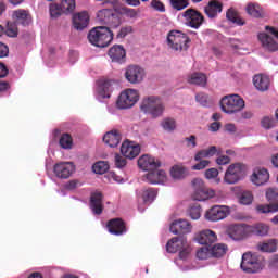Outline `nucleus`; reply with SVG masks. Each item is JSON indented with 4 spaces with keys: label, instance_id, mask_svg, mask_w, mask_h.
<instances>
[{
    "label": "nucleus",
    "instance_id": "38",
    "mask_svg": "<svg viewBox=\"0 0 278 278\" xmlns=\"http://www.w3.org/2000/svg\"><path fill=\"white\" fill-rule=\"evenodd\" d=\"M247 14L253 18H262L264 11L257 3H249L245 8Z\"/></svg>",
    "mask_w": 278,
    "mask_h": 278
},
{
    "label": "nucleus",
    "instance_id": "45",
    "mask_svg": "<svg viewBox=\"0 0 278 278\" xmlns=\"http://www.w3.org/2000/svg\"><path fill=\"white\" fill-rule=\"evenodd\" d=\"M169 3L173 10H177V12H181V10H186L190 5L188 0H169Z\"/></svg>",
    "mask_w": 278,
    "mask_h": 278
},
{
    "label": "nucleus",
    "instance_id": "61",
    "mask_svg": "<svg viewBox=\"0 0 278 278\" xmlns=\"http://www.w3.org/2000/svg\"><path fill=\"white\" fill-rule=\"evenodd\" d=\"M205 157H210L207 154V149L205 150H200L199 152H197V154L194 155V160L195 162H201V160L205 159Z\"/></svg>",
    "mask_w": 278,
    "mask_h": 278
},
{
    "label": "nucleus",
    "instance_id": "60",
    "mask_svg": "<svg viewBox=\"0 0 278 278\" xmlns=\"http://www.w3.org/2000/svg\"><path fill=\"white\" fill-rule=\"evenodd\" d=\"M204 176L206 177V179H216V177H218V169L208 168L205 170Z\"/></svg>",
    "mask_w": 278,
    "mask_h": 278
},
{
    "label": "nucleus",
    "instance_id": "47",
    "mask_svg": "<svg viewBox=\"0 0 278 278\" xmlns=\"http://www.w3.org/2000/svg\"><path fill=\"white\" fill-rule=\"evenodd\" d=\"M188 216L190 217L191 220H199V218H201V206H190V208L188 210Z\"/></svg>",
    "mask_w": 278,
    "mask_h": 278
},
{
    "label": "nucleus",
    "instance_id": "53",
    "mask_svg": "<svg viewBox=\"0 0 278 278\" xmlns=\"http://www.w3.org/2000/svg\"><path fill=\"white\" fill-rule=\"evenodd\" d=\"M5 34L9 38H16V36H18V28L16 27V24H8Z\"/></svg>",
    "mask_w": 278,
    "mask_h": 278
},
{
    "label": "nucleus",
    "instance_id": "21",
    "mask_svg": "<svg viewBox=\"0 0 278 278\" xmlns=\"http://www.w3.org/2000/svg\"><path fill=\"white\" fill-rule=\"evenodd\" d=\"M106 228L112 236H123V233H127L125 223L121 218L111 219L108 223Z\"/></svg>",
    "mask_w": 278,
    "mask_h": 278
},
{
    "label": "nucleus",
    "instance_id": "62",
    "mask_svg": "<svg viewBox=\"0 0 278 278\" xmlns=\"http://www.w3.org/2000/svg\"><path fill=\"white\" fill-rule=\"evenodd\" d=\"M230 162L231 159H229V156L227 155H222L216 159V164H218L219 166H225V164H229Z\"/></svg>",
    "mask_w": 278,
    "mask_h": 278
},
{
    "label": "nucleus",
    "instance_id": "20",
    "mask_svg": "<svg viewBox=\"0 0 278 278\" xmlns=\"http://www.w3.org/2000/svg\"><path fill=\"white\" fill-rule=\"evenodd\" d=\"M257 38L265 51H269V53H275V51H278L277 41H275V39L268 34L258 33Z\"/></svg>",
    "mask_w": 278,
    "mask_h": 278
},
{
    "label": "nucleus",
    "instance_id": "9",
    "mask_svg": "<svg viewBox=\"0 0 278 278\" xmlns=\"http://www.w3.org/2000/svg\"><path fill=\"white\" fill-rule=\"evenodd\" d=\"M266 199L269 201V204H261L256 206L258 214H275L278 212V189L268 188L266 190Z\"/></svg>",
    "mask_w": 278,
    "mask_h": 278
},
{
    "label": "nucleus",
    "instance_id": "63",
    "mask_svg": "<svg viewBox=\"0 0 278 278\" xmlns=\"http://www.w3.org/2000/svg\"><path fill=\"white\" fill-rule=\"evenodd\" d=\"M10 53V49L5 46V43L0 42V58H8Z\"/></svg>",
    "mask_w": 278,
    "mask_h": 278
},
{
    "label": "nucleus",
    "instance_id": "23",
    "mask_svg": "<svg viewBox=\"0 0 278 278\" xmlns=\"http://www.w3.org/2000/svg\"><path fill=\"white\" fill-rule=\"evenodd\" d=\"M269 179L270 174H268V169L266 168H256L251 176V181L254 186H264Z\"/></svg>",
    "mask_w": 278,
    "mask_h": 278
},
{
    "label": "nucleus",
    "instance_id": "35",
    "mask_svg": "<svg viewBox=\"0 0 278 278\" xmlns=\"http://www.w3.org/2000/svg\"><path fill=\"white\" fill-rule=\"evenodd\" d=\"M190 175L188 168L179 165H175L170 169V176L173 179H186Z\"/></svg>",
    "mask_w": 278,
    "mask_h": 278
},
{
    "label": "nucleus",
    "instance_id": "46",
    "mask_svg": "<svg viewBox=\"0 0 278 278\" xmlns=\"http://www.w3.org/2000/svg\"><path fill=\"white\" fill-rule=\"evenodd\" d=\"M197 257H198V260H210V257H212V252H211L210 245H204V247L200 248L197 251Z\"/></svg>",
    "mask_w": 278,
    "mask_h": 278
},
{
    "label": "nucleus",
    "instance_id": "57",
    "mask_svg": "<svg viewBox=\"0 0 278 278\" xmlns=\"http://www.w3.org/2000/svg\"><path fill=\"white\" fill-rule=\"evenodd\" d=\"M134 31V28L131 26H125L119 29V31L116 35V38H126Z\"/></svg>",
    "mask_w": 278,
    "mask_h": 278
},
{
    "label": "nucleus",
    "instance_id": "34",
    "mask_svg": "<svg viewBox=\"0 0 278 278\" xmlns=\"http://www.w3.org/2000/svg\"><path fill=\"white\" fill-rule=\"evenodd\" d=\"M248 231H250L251 233H253L254 236H268V231H270V227H268V225L266 224H255L253 226H248Z\"/></svg>",
    "mask_w": 278,
    "mask_h": 278
},
{
    "label": "nucleus",
    "instance_id": "55",
    "mask_svg": "<svg viewBox=\"0 0 278 278\" xmlns=\"http://www.w3.org/2000/svg\"><path fill=\"white\" fill-rule=\"evenodd\" d=\"M184 142L186 143L187 149H197V136L191 135L186 137Z\"/></svg>",
    "mask_w": 278,
    "mask_h": 278
},
{
    "label": "nucleus",
    "instance_id": "50",
    "mask_svg": "<svg viewBox=\"0 0 278 278\" xmlns=\"http://www.w3.org/2000/svg\"><path fill=\"white\" fill-rule=\"evenodd\" d=\"M163 129L165 131H175L177 124L175 123V119L173 118H165L161 123Z\"/></svg>",
    "mask_w": 278,
    "mask_h": 278
},
{
    "label": "nucleus",
    "instance_id": "13",
    "mask_svg": "<svg viewBox=\"0 0 278 278\" xmlns=\"http://www.w3.org/2000/svg\"><path fill=\"white\" fill-rule=\"evenodd\" d=\"M53 173L59 179H68L75 173V164L73 162H60L53 167Z\"/></svg>",
    "mask_w": 278,
    "mask_h": 278
},
{
    "label": "nucleus",
    "instance_id": "1",
    "mask_svg": "<svg viewBox=\"0 0 278 278\" xmlns=\"http://www.w3.org/2000/svg\"><path fill=\"white\" fill-rule=\"evenodd\" d=\"M140 110L143 114L151 116V118H160V116L164 115L166 105H164L162 98L157 96H147L140 103Z\"/></svg>",
    "mask_w": 278,
    "mask_h": 278
},
{
    "label": "nucleus",
    "instance_id": "31",
    "mask_svg": "<svg viewBox=\"0 0 278 278\" xmlns=\"http://www.w3.org/2000/svg\"><path fill=\"white\" fill-rule=\"evenodd\" d=\"M103 142L108 144V147L115 148L121 144V132L117 130H112L106 132L103 137Z\"/></svg>",
    "mask_w": 278,
    "mask_h": 278
},
{
    "label": "nucleus",
    "instance_id": "58",
    "mask_svg": "<svg viewBox=\"0 0 278 278\" xmlns=\"http://www.w3.org/2000/svg\"><path fill=\"white\" fill-rule=\"evenodd\" d=\"M198 162L199 163L191 167L192 170H204V168H207L210 166V161L207 160H201Z\"/></svg>",
    "mask_w": 278,
    "mask_h": 278
},
{
    "label": "nucleus",
    "instance_id": "22",
    "mask_svg": "<svg viewBox=\"0 0 278 278\" xmlns=\"http://www.w3.org/2000/svg\"><path fill=\"white\" fill-rule=\"evenodd\" d=\"M253 84L258 92H267L270 89V76L266 74H256L253 77Z\"/></svg>",
    "mask_w": 278,
    "mask_h": 278
},
{
    "label": "nucleus",
    "instance_id": "30",
    "mask_svg": "<svg viewBox=\"0 0 278 278\" xmlns=\"http://www.w3.org/2000/svg\"><path fill=\"white\" fill-rule=\"evenodd\" d=\"M188 239L186 237H174L166 244L167 253H177V251H181L182 247H186Z\"/></svg>",
    "mask_w": 278,
    "mask_h": 278
},
{
    "label": "nucleus",
    "instance_id": "19",
    "mask_svg": "<svg viewBox=\"0 0 278 278\" xmlns=\"http://www.w3.org/2000/svg\"><path fill=\"white\" fill-rule=\"evenodd\" d=\"M121 153L128 160H134L140 155V147L134 142L125 141L122 143Z\"/></svg>",
    "mask_w": 278,
    "mask_h": 278
},
{
    "label": "nucleus",
    "instance_id": "18",
    "mask_svg": "<svg viewBox=\"0 0 278 278\" xmlns=\"http://www.w3.org/2000/svg\"><path fill=\"white\" fill-rule=\"evenodd\" d=\"M195 240L199 244H202L204 247H211V244H214L216 240H218V237L216 236V232L211 229L202 230L195 236Z\"/></svg>",
    "mask_w": 278,
    "mask_h": 278
},
{
    "label": "nucleus",
    "instance_id": "2",
    "mask_svg": "<svg viewBox=\"0 0 278 278\" xmlns=\"http://www.w3.org/2000/svg\"><path fill=\"white\" fill-rule=\"evenodd\" d=\"M88 40L93 47L103 49L114 40V34L108 26H97L89 31Z\"/></svg>",
    "mask_w": 278,
    "mask_h": 278
},
{
    "label": "nucleus",
    "instance_id": "28",
    "mask_svg": "<svg viewBox=\"0 0 278 278\" xmlns=\"http://www.w3.org/2000/svg\"><path fill=\"white\" fill-rule=\"evenodd\" d=\"M88 23H90V15H88V12H86V11L76 13L73 16L74 27L78 31H81L83 29H86V27H88Z\"/></svg>",
    "mask_w": 278,
    "mask_h": 278
},
{
    "label": "nucleus",
    "instance_id": "11",
    "mask_svg": "<svg viewBox=\"0 0 278 278\" xmlns=\"http://www.w3.org/2000/svg\"><path fill=\"white\" fill-rule=\"evenodd\" d=\"M97 18L101 25H108L113 29L121 27V16L110 9H102L98 11Z\"/></svg>",
    "mask_w": 278,
    "mask_h": 278
},
{
    "label": "nucleus",
    "instance_id": "27",
    "mask_svg": "<svg viewBox=\"0 0 278 278\" xmlns=\"http://www.w3.org/2000/svg\"><path fill=\"white\" fill-rule=\"evenodd\" d=\"M90 207H91V212L97 216H100V214H103V193L102 192H94L91 194Z\"/></svg>",
    "mask_w": 278,
    "mask_h": 278
},
{
    "label": "nucleus",
    "instance_id": "7",
    "mask_svg": "<svg viewBox=\"0 0 278 278\" xmlns=\"http://www.w3.org/2000/svg\"><path fill=\"white\" fill-rule=\"evenodd\" d=\"M240 266L243 273H260V270H262V260L260 258V256H257V254L247 252L242 255Z\"/></svg>",
    "mask_w": 278,
    "mask_h": 278
},
{
    "label": "nucleus",
    "instance_id": "26",
    "mask_svg": "<svg viewBox=\"0 0 278 278\" xmlns=\"http://www.w3.org/2000/svg\"><path fill=\"white\" fill-rule=\"evenodd\" d=\"M146 181L152 185L164 184L166 181V172L159 168L149 170L146 174Z\"/></svg>",
    "mask_w": 278,
    "mask_h": 278
},
{
    "label": "nucleus",
    "instance_id": "37",
    "mask_svg": "<svg viewBox=\"0 0 278 278\" xmlns=\"http://www.w3.org/2000/svg\"><path fill=\"white\" fill-rule=\"evenodd\" d=\"M138 195L141 197L143 203L151 204L155 201L157 191L155 189H143L138 193Z\"/></svg>",
    "mask_w": 278,
    "mask_h": 278
},
{
    "label": "nucleus",
    "instance_id": "32",
    "mask_svg": "<svg viewBox=\"0 0 278 278\" xmlns=\"http://www.w3.org/2000/svg\"><path fill=\"white\" fill-rule=\"evenodd\" d=\"M188 84H192L193 86H200L201 88H205V86H207V76L203 73H193L189 75Z\"/></svg>",
    "mask_w": 278,
    "mask_h": 278
},
{
    "label": "nucleus",
    "instance_id": "40",
    "mask_svg": "<svg viewBox=\"0 0 278 278\" xmlns=\"http://www.w3.org/2000/svg\"><path fill=\"white\" fill-rule=\"evenodd\" d=\"M211 257H223L225 253H227V244L224 243H216L215 245L211 247Z\"/></svg>",
    "mask_w": 278,
    "mask_h": 278
},
{
    "label": "nucleus",
    "instance_id": "33",
    "mask_svg": "<svg viewBox=\"0 0 278 278\" xmlns=\"http://www.w3.org/2000/svg\"><path fill=\"white\" fill-rule=\"evenodd\" d=\"M13 16L17 25H23L24 27H26V25H29V23H31V16L25 10L14 11Z\"/></svg>",
    "mask_w": 278,
    "mask_h": 278
},
{
    "label": "nucleus",
    "instance_id": "51",
    "mask_svg": "<svg viewBox=\"0 0 278 278\" xmlns=\"http://www.w3.org/2000/svg\"><path fill=\"white\" fill-rule=\"evenodd\" d=\"M241 205H251L253 203V193L251 191H244L239 198Z\"/></svg>",
    "mask_w": 278,
    "mask_h": 278
},
{
    "label": "nucleus",
    "instance_id": "52",
    "mask_svg": "<svg viewBox=\"0 0 278 278\" xmlns=\"http://www.w3.org/2000/svg\"><path fill=\"white\" fill-rule=\"evenodd\" d=\"M150 8H152V10H154L155 12H166V5H164V2H162V0H152L150 2Z\"/></svg>",
    "mask_w": 278,
    "mask_h": 278
},
{
    "label": "nucleus",
    "instance_id": "42",
    "mask_svg": "<svg viewBox=\"0 0 278 278\" xmlns=\"http://www.w3.org/2000/svg\"><path fill=\"white\" fill-rule=\"evenodd\" d=\"M92 170L96 175H105V172L110 170V164L105 161H99L93 164Z\"/></svg>",
    "mask_w": 278,
    "mask_h": 278
},
{
    "label": "nucleus",
    "instance_id": "16",
    "mask_svg": "<svg viewBox=\"0 0 278 278\" xmlns=\"http://www.w3.org/2000/svg\"><path fill=\"white\" fill-rule=\"evenodd\" d=\"M169 231L177 236L178 233H191L192 224L187 219H177L174 220L169 226Z\"/></svg>",
    "mask_w": 278,
    "mask_h": 278
},
{
    "label": "nucleus",
    "instance_id": "54",
    "mask_svg": "<svg viewBox=\"0 0 278 278\" xmlns=\"http://www.w3.org/2000/svg\"><path fill=\"white\" fill-rule=\"evenodd\" d=\"M261 125L264 129H273V127H275V119H273V117L265 116L261 121Z\"/></svg>",
    "mask_w": 278,
    "mask_h": 278
},
{
    "label": "nucleus",
    "instance_id": "44",
    "mask_svg": "<svg viewBox=\"0 0 278 278\" xmlns=\"http://www.w3.org/2000/svg\"><path fill=\"white\" fill-rule=\"evenodd\" d=\"M195 101L197 103H200L202 108H210V105H212V100H210V96L204 92L197 93Z\"/></svg>",
    "mask_w": 278,
    "mask_h": 278
},
{
    "label": "nucleus",
    "instance_id": "48",
    "mask_svg": "<svg viewBox=\"0 0 278 278\" xmlns=\"http://www.w3.org/2000/svg\"><path fill=\"white\" fill-rule=\"evenodd\" d=\"M119 14L127 16V18H138V11L136 9H129L127 7H122L118 9Z\"/></svg>",
    "mask_w": 278,
    "mask_h": 278
},
{
    "label": "nucleus",
    "instance_id": "8",
    "mask_svg": "<svg viewBox=\"0 0 278 278\" xmlns=\"http://www.w3.org/2000/svg\"><path fill=\"white\" fill-rule=\"evenodd\" d=\"M139 100L140 94L138 93V90L126 89L121 92L116 105L118 110H129V108H134Z\"/></svg>",
    "mask_w": 278,
    "mask_h": 278
},
{
    "label": "nucleus",
    "instance_id": "24",
    "mask_svg": "<svg viewBox=\"0 0 278 278\" xmlns=\"http://www.w3.org/2000/svg\"><path fill=\"white\" fill-rule=\"evenodd\" d=\"M108 55L112 60V62L123 64V62H125V58H127V52L125 51V48L123 46L115 45L110 48Z\"/></svg>",
    "mask_w": 278,
    "mask_h": 278
},
{
    "label": "nucleus",
    "instance_id": "10",
    "mask_svg": "<svg viewBox=\"0 0 278 278\" xmlns=\"http://www.w3.org/2000/svg\"><path fill=\"white\" fill-rule=\"evenodd\" d=\"M182 17L185 18L186 27H191V29H200L205 23V16L197 9H187L182 12Z\"/></svg>",
    "mask_w": 278,
    "mask_h": 278
},
{
    "label": "nucleus",
    "instance_id": "29",
    "mask_svg": "<svg viewBox=\"0 0 278 278\" xmlns=\"http://www.w3.org/2000/svg\"><path fill=\"white\" fill-rule=\"evenodd\" d=\"M223 12V3L218 0H211L206 7H204V14L208 18H216Z\"/></svg>",
    "mask_w": 278,
    "mask_h": 278
},
{
    "label": "nucleus",
    "instance_id": "64",
    "mask_svg": "<svg viewBox=\"0 0 278 278\" xmlns=\"http://www.w3.org/2000/svg\"><path fill=\"white\" fill-rule=\"evenodd\" d=\"M79 187V181L77 180H70L66 185H65V189L66 190H75L76 188Z\"/></svg>",
    "mask_w": 278,
    "mask_h": 278
},
{
    "label": "nucleus",
    "instance_id": "59",
    "mask_svg": "<svg viewBox=\"0 0 278 278\" xmlns=\"http://www.w3.org/2000/svg\"><path fill=\"white\" fill-rule=\"evenodd\" d=\"M178 251H179V258L187 260L188 255H190V251L192 250L190 249V245L188 244V241H187L186 247H182L181 250H178Z\"/></svg>",
    "mask_w": 278,
    "mask_h": 278
},
{
    "label": "nucleus",
    "instance_id": "43",
    "mask_svg": "<svg viewBox=\"0 0 278 278\" xmlns=\"http://www.w3.org/2000/svg\"><path fill=\"white\" fill-rule=\"evenodd\" d=\"M49 12H50L51 18H60L62 14H65L62 7L58 3H51L49 5Z\"/></svg>",
    "mask_w": 278,
    "mask_h": 278
},
{
    "label": "nucleus",
    "instance_id": "3",
    "mask_svg": "<svg viewBox=\"0 0 278 278\" xmlns=\"http://www.w3.org/2000/svg\"><path fill=\"white\" fill-rule=\"evenodd\" d=\"M166 42L172 51H188L190 47V38L179 30H170L167 35Z\"/></svg>",
    "mask_w": 278,
    "mask_h": 278
},
{
    "label": "nucleus",
    "instance_id": "6",
    "mask_svg": "<svg viewBox=\"0 0 278 278\" xmlns=\"http://www.w3.org/2000/svg\"><path fill=\"white\" fill-rule=\"evenodd\" d=\"M193 193L192 199L194 201H207L208 199H214L216 192L214 189L207 188L205 181L201 178H195L192 180Z\"/></svg>",
    "mask_w": 278,
    "mask_h": 278
},
{
    "label": "nucleus",
    "instance_id": "39",
    "mask_svg": "<svg viewBox=\"0 0 278 278\" xmlns=\"http://www.w3.org/2000/svg\"><path fill=\"white\" fill-rule=\"evenodd\" d=\"M258 250L264 253H275L277 251V239H270L267 242L260 243Z\"/></svg>",
    "mask_w": 278,
    "mask_h": 278
},
{
    "label": "nucleus",
    "instance_id": "14",
    "mask_svg": "<svg viewBox=\"0 0 278 278\" xmlns=\"http://www.w3.org/2000/svg\"><path fill=\"white\" fill-rule=\"evenodd\" d=\"M144 70L138 65H130L126 68L125 77L129 84H140L144 79Z\"/></svg>",
    "mask_w": 278,
    "mask_h": 278
},
{
    "label": "nucleus",
    "instance_id": "4",
    "mask_svg": "<svg viewBox=\"0 0 278 278\" xmlns=\"http://www.w3.org/2000/svg\"><path fill=\"white\" fill-rule=\"evenodd\" d=\"M244 99L239 94H228L220 100V109L225 114H238L244 110Z\"/></svg>",
    "mask_w": 278,
    "mask_h": 278
},
{
    "label": "nucleus",
    "instance_id": "25",
    "mask_svg": "<svg viewBox=\"0 0 278 278\" xmlns=\"http://www.w3.org/2000/svg\"><path fill=\"white\" fill-rule=\"evenodd\" d=\"M96 92L98 99H110L112 94V81L98 80Z\"/></svg>",
    "mask_w": 278,
    "mask_h": 278
},
{
    "label": "nucleus",
    "instance_id": "36",
    "mask_svg": "<svg viewBox=\"0 0 278 278\" xmlns=\"http://www.w3.org/2000/svg\"><path fill=\"white\" fill-rule=\"evenodd\" d=\"M226 18L230 21V23H233L239 27H242V25H244V20L240 17V14L233 8L228 9V11L226 12Z\"/></svg>",
    "mask_w": 278,
    "mask_h": 278
},
{
    "label": "nucleus",
    "instance_id": "17",
    "mask_svg": "<svg viewBox=\"0 0 278 278\" xmlns=\"http://www.w3.org/2000/svg\"><path fill=\"white\" fill-rule=\"evenodd\" d=\"M249 231V226L244 224H235L230 225L227 229V233L229 238L232 240H242L247 237V232Z\"/></svg>",
    "mask_w": 278,
    "mask_h": 278
},
{
    "label": "nucleus",
    "instance_id": "56",
    "mask_svg": "<svg viewBox=\"0 0 278 278\" xmlns=\"http://www.w3.org/2000/svg\"><path fill=\"white\" fill-rule=\"evenodd\" d=\"M115 166L116 168H125L127 166V160L124 155L115 154Z\"/></svg>",
    "mask_w": 278,
    "mask_h": 278
},
{
    "label": "nucleus",
    "instance_id": "5",
    "mask_svg": "<svg viewBox=\"0 0 278 278\" xmlns=\"http://www.w3.org/2000/svg\"><path fill=\"white\" fill-rule=\"evenodd\" d=\"M247 175V167L242 163H233L228 166L225 172L224 181L228 184V186H233L238 184V181H242V179Z\"/></svg>",
    "mask_w": 278,
    "mask_h": 278
},
{
    "label": "nucleus",
    "instance_id": "41",
    "mask_svg": "<svg viewBox=\"0 0 278 278\" xmlns=\"http://www.w3.org/2000/svg\"><path fill=\"white\" fill-rule=\"evenodd\" d=\"M60 7L65 14H73L77 4L75 0H61Z\"/></svg>",
    "mask_w": 278,
    "mask_h": 278
},
{
    "label": "nucleus",
    "instance_id": "15",
    "mask_svg": "<svg viewBox=\"0 0 278 278\" xmlns=\"http://www.w3.org/2000/svg\"><path fill=\"white\" fill-rule=\"evenodd\" d=\"M138 166L141 168V170H157L160 166H162V163L157 161V159L150 156L149 154H144L138 160Z\"/></svg>",
    "mask_w": 278,
    "mask_h": 278
},
{
    "label": "nucleus",
    "instance_id": "12",
    "mask_svg": "<svg viewBox=\"0 0 278 278\" xmlns=\"http://www.w3.org/2000/svg\"><path fill=\"white\" fill-rule=\"evenodd\" d=\"M230 212L227 205H214L206 211L204 216L211 223H218V220H225V217L229 216Z\"/></svg>",
    "mask_w": 278,
    "mask_h": 278
},
{
    "label": "nucleus",
    "instance_id": "49",
    "mask_svg": "<svg viewBox=\"0 0 278 278\" xmlns=\"http://www.w3.org/2000/svg\"><path fill=\"white\" fill-rule=\"evenodd\" d=\"M59 144L62 149H71L73 147V138H71V135L64 134L60 138Z\"/></svg>",
    "mask_w": 278,
    "mask_h": 278
}]
</instances>
